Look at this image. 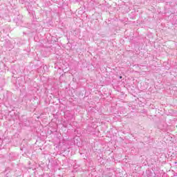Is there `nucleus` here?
Returning <instances> with one entry per match:
<instances>
[{"label":"nucleus","mask_w":177,"mask_h":177,"mask_svg":"<svg viewBox=\"0 0 177 177\" xmlns=\"http://www.w3.org/2000/svg\"><path fill=\"white\" fill-rule=\"evenodd\" d=\"M120 80H121V78H122V76H120Z\"/></svg>","instance_id":"f257e3e1"}]
</instances>
